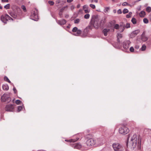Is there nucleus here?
Segmentation results:
<instances>
[{
    "label": "nucleus",
    "mask_w": 151,
    "mask_h": 151,
    "mask_svg": "<svg viewBox=\"0 0 151 151\" xmlns=\"http://www.w3.org/2000/svg\"><path fill=\"white\" fill-rule=\"evenodd\" d=\"M141 139L139 136L136 134H134L132 135L130 134L128 135L127 138V145H128V143L132 146L133 148L136 147L138 149H140L141 147Z\"/></svg>",
    "instance_id": "obj_1"
},
{
    "label": "nucleus",
    "mask_w": 151,
    "mask_h": 151,
    "mask_svg": "<svg viewBox=\"0 0 151 151\" xmlns=\"http://www.w3.org/2000/svg\"><path fill=\"white\" fill-rule=\"evenodd\" d=\"M93 20V25L94 27L97 29L100 27H103L104 25L106 22V19L105 18H103L101 19H99L97 17H94V18L93 19V17H92V18L91 20V22L92 23Z\"/></svg>",
    "instance_id": "obj_2"
},
{
    "label": "nucleus",
    "mask_w": 151,
    "mask_h": 151,
    "mask_svg": "<svg viewBox=\"0 0 151 151\" xmlns=\"http://www.w3.org/2000/svg\"><path fill=\"white\" fill-rule=\"evenodd\" d=\"M11 93H4L1 97V100L2 102H6L9 103L11 100L10 97Z\"/></svg>",
    "instance_id": "obj_3"
},
{
    "label": "nucleus",
    "mask_w": 151,
    "mask_h": 151,
    "mask_svg": "<svg viewBox=\"0 0 151 151\" xmlns=\"http://www.w3.org/2000/svg\"><path fill=\"white\" fill-rule=\"evenodd\" d=\"M122 37V35L120 33H118L117 35V42L113 44L114 47L116 48H119L121 46L122 43L121 39Z\"/></svg>",
    "instance_id": "obj_4"
},
{
    "label": "nucleus",
    "mask_w": 151,
    "mask_h": 151,
    "mask_svg": "<svg viewBox=\"0 0 151 151\" xmlns=\"http://www.w3.org/2000/svg\"><path fill=\"white\" fill-rule=\"evenodd\" d=\"M30 19L35 21H37L39 19L38 10L36 8H35L32 11Z\"/></svg>",
    "instance_id": "obj_5"
},
{
    "label": "nucleus",
    "mask_w": 151,
    "mask_h": 151,
    "mask_svg": "<svg viewBox=\"0 0 151 151\" xmlns=\"http://www.w3.org/2000/svg\"><path fill=\"white\" fill-rule=\"evenodd\" d=\"M73 147L74 148L80 150H87L89 149V147L85 146V144L83 145L80 143H77L73 145Z\"/></svg>",
    "instance_id": "obj_6"
},
{
    "label": "nucleus",
    "mask_w": 151,
    "mask_h": 151,
    "mask_svg": "<svg viewBox=\"0 0 151 151\" xmlns=\"http://www.w3.org/2000/svg\"><path fill=\"white\" fill-rule=\"evenodd\" d=\"M96 140L93 138H90L88 139L86 143H84L85 146L89 147L90 146H93L96 145Z\"/></svg>",
    "instance_id": "obj_7"
},
{
    "label": "nucleus",
    "mask_w": 151,
    "mask_h": 151,
    "mask_svg": "<svg viewBox=\"0 0 151 151\" xmlns=\"http://www.w3.org/2000/svg\"><path fill=\"white\" fill-rule=\"evenodd\" d=\"M115 151H124V148L118 143H114L112 145Z\"/></svg>",
    "instance_id": "obj_8"
},
{
    "label": "nucleus",
    "mask_w": 151,
    "mask_h": 151,
    "mask_svg": "<svg viewBox=\"0 0 151 151\" xmlns=\"http://www.w3.org/2000/svg\"><path fill=\"white\" fill-rule=\"evenodd\" d=\"M129 129L127 127L125 126L122 127L119 129V133L123 134H127L129 132Z\"/></svg>",
    "instance_id": "obj_9"
},
{
    "label": "nucleus",
    "mask_w": 151,
    "mask_h": 151,
    "mask_svg": "<svg viewBox=\"0 0 151 151\" xmlns=\"http://www.w3.org/2000/svg\"><path fill=\"white\" fill-rule=\"evenodd\" d=\"M1 21L4 24H6L9 20H13V19L8 14H6L4 16H1Z\"/></svg>",
    "instance_id": "obj_10"
},
{
    "label": "nucleus",
    "mask_w": 151,
    "mask_h": 151,
    "mask_svg": "<svg viewBox=\"0 0 151 151\" xmlns=\"http://www.w3.org/2000/svg\"><path fill=\"white\" fill-rule=\"evenodd\" d=\"M14 108V105L9 104L6 105L5 110L7 111H13Z\"/></svg>",
    "instance_id": "obj_11"
},
{
    "label": "nucleus",
    "mask_w": 151,
    "mask_h": 151,
    "mask_svg": "<svg viewBox=\"0 0 151 151\" xmlns=\"http://www.w3.org/2000/svg\"><path fill=\"white\" fill-rule=\"evenodd\" d=\"M131 42L129 40H126L123 43V47L126 49H128L130 46Z\"/></svg>",
    "instance_id": "obj_12"
},
{
    "label": "nucleus",
    "mask_w": 151,
    "mask_h": 151,
    "mask_svg": "<svg viewBox=\"0 0 151 151\" xmlns=\"http://www.w3.org/2000/svg\"><path fill=\"white\" fill-rule=\"evenodd\" d=\"M56 21L57 23L60 25L65 24L67 22L66 20L64 19H62L59 20H56Z\"/></svg>",
    "instance_id": "obj_13"
},
{
    "label": "nucleus",
    "mask_w": 151,
    "mask_h": 151,
    "mask_svg": "<svg viewBox=\"0 0 151 151\" xmlns=\"http://www.w3.org/2000/svg\"><path fill=\"white\" fill-rule=\"evenodd\" d=\"M125 24L123 22L120 23L119 24V27H120V31L121 32H123L125 28Z\"/></svg>",
    "instance_id": "obj_14"
},
{
    "label": "nucleus",
    "mask_w": 151,
    "mask_h": 151,
    "mask_svg": "<svg viewBox=\"0 0 151 151\" xmlns=\"http://www.w3.org/2000/svg\"><path fill=\"white\" fill-rule=\"evenodd\" d=\"M96 142L95 146L97 145H101L102 143V139L101 138H98L96 139H95Z\"/></svg>",
    "instance_id": "obj_15"
},
{
    "label": "nucleus",
    "mask_w": 151,
    "mask_h": 151,
    "mask_svg": "<svg viewBox=\"0 0 151 151\" xmlns=\"http://www.w3.org/2000/svg\"><path fill=\"white\" fill-rule=\"evenodd\" d=\"M148 39V38L145 35L144 32L141 35V40L143 42H145Z\"/></svg>",
    "instance_id": "obj_16"
},
{
    "label": "nucleus",
    "mask_w": 151,
    "mask_h": 151,
    "mask_svg": "<svg viewBox=\"0 0 151 151\" xmlns=\"http://www.w3.org/2000/svg\"><path fill=\"white\" fill-rule=\"evenodd\" d=\"M79 137H77L76 139H65V140L66 141L69 142H76L79 139Z\"/></svg>",
    "instance_id": "obj_17"
},
{
    "label": "nucleus",
    "mask_w": 151,
    "mask_h": 151,
    "mask_svg": "<svg viewBox=\"0 0 151 151\" xmlns=\"http://www.w3.org/2000/svg\"><path fill=\"white\" fill-rule=\"evenodd\" d=\"M9 14L12 17L14 18H16L17 17V14L14 12H10Z\"/></svg>",
    "instance_id": "obj_18"
},
{
    "label": "nucleus",
    "mask_w": 151,
    "mask_h": 151,
    "mask_svg": "<svg viewBox=\"0 0 151 151\" xmlns=\"http://www.w3.org/2000/svg\"><path fill=\"white\" fill-rule=\"evenodd\" d=\"M110 31V29H104L103 31V32L105 36H106L107 35V32Z\"/></svg>",
    "instance_id": "obj_19"
},
{
    "label": "nucleus",
    "mask_w": 151,
    "mask_h": 151,
    "mask_svg": "<svg viewBox=\"0 0 151 151\" xmlns=\"http://www.w3.org/2000/svg\"><path fill=\"white\" fill-rule=\"evenodd\" d=\"M2 88L3 90L7 91L9 89V86L7 84H4L2 86Z\"/></svg>",
    "instance_id": "obj_20"
},
{
    "label": "nucleus",
    "mask_w": 151,
    "mask_h": 151,
    "mask_svg": "<svg viewBox=\"0 0 151 151\" xmlns=\"http://www.w3.org/2000/svg\"><path fill=\"white\" fill-rule=\"evenodd\" d=\"M139 32V30L137 29L132 32V35H136L138 34Z\"/></svg>",
    "instance_id": "obj_21"
},
{
    "label": "nucleus",
    "mask_w": 151,
    "mask_h": 151,
    "mask_svg": "<svg viewBox=\"0 0 151 151\" xmlns=\"http://www.w3.org/2000/svg\"><path fill=\"white\" fill-rule=\"evenodd\" d=\"M131 21L134 24H136L137 22V20L134 17H133L132 18Z\"/></svg>",
    "instance_id": "obj_22"
},
{
    "label": "nucleus",
    "mask_w": 151,
    "mask_h": 151,
    "mask_svg": "<svg viewBox=\"0 0 151 151\" xmlns=\"http://www.w3.org/2000/svg\"><path fill=\"white\" fill-rule=\"evenodd\" d=\"M15 103L17 105L19 104H22V106H23V103L22 102L19 100H17L15 101Z\"/></svg>",
    "instance_id": "obj_23"
},
{
    "label": "nucleus",
    "mask_w": 151,
    "mask_h": 151,
    "mask_svg": "<svg viewBox=\"0 0 151 151\" xmlns=\"http://www.w3.org/2000/svg\"><path fill=\"white\" fill-rule=\"evenodd\" d=\"M145 12L144 11H142L139 13V16L141 17H144L145 15Z\"/></svg>",
    "instance_id": "obj_24"
},
{
    "label": "nucleus",
    "mask_w": 151,
    "mask_h": 151,
    "mask_svg": "<svg viewBox=\"0 0 151 151\" xmlns=\"http://www.w3.org/2000/svg\"><path fill=\"white\" fill-rule=\"evenodd\" d=\"M146 47L145 45L144 44L142 45L141 48H140V50L142 51H144L145 50Z\"/></svg>",
    "instance_id": "obj_25"
},
{
    "label": "nucleus",
    "mask_w": 151,
    "mask_h": 151,
    "mask_svg": "<svg viewBox=\"0 0 151 151\" xmlns=\"http://www.w3.org/2000/svg\"><path fill=\"white\" fill-rule=\"evenodd\" d=\"M19 106L18 107V108H17V112H20V111H21L22 110V106Z\"/></svg>",
    "instance_id": "obj_26"
},
{
    "label": "nucleus",
    "mask_w": 151,
    "mask_h": 151,
    "mask_svg": "<svg viewBox=\"0 0 151 151\" xmlns=\"http://www.w3.org/2000/svg\"><path fill=\"white\" fill-rule=\"evenodd\" d=\"M4 80L5 81H6L7 82H8L9 83H11V81L9 80V79H8V78L7 76H5L4 77Z\"/></svg>",
    "instance_id": "obj_27"
},
{
    "label": "nucleus",
    "mask_w": 151,
    "mask_h": 151,
    "mask_svg": "<svg viewBox=\"0 0 151 151\" xmlns=\"http://www.w3.org/2000/svg\"><path fill=\"white\" fill-rule=\"evenodd\" d=\"M132 13L131 12H129L128 14H127L126 17L127 18H129L132 15Z\"/></svg>",
    "instance_id": "obj_28"
},
{
    "label": "nucleus",
    "mask_w": 151,
    "mask_h": 151,
    "mask_svg": "<svg viewBox=\"0 0 151 151\" xmlns=\"http://www.w3.org/2000/svg\"><path fill=\"white\" fill-rule=\"evenodd\" d=\"M10 4H7L6 5H5L4 6V8L6 9H9L10 8Z\"/></svg>",
    "instance_id": "obj_29"
},
{
    "label": "nucleus",
    "mask_w": 151,
    "mask_h": 151,
    "mask_svg": "<svg viewBox=\"0 0 151 151\" xmlns=\"http://www.w3.org/2000/svg\"><path fill=\"white\" fill-rule=\"evenodd\" d=\"M146 11L148 12H150L151 11V7L148 6L146 9Z\"/></svg>",
    "instance_id": "obj_30"
},
{
    "label": "nucleus",
    "mask_w": 151,
    "mask_h": 151,
    "mask_svg": "<svg viewBox=\"0 0 151 151\" xmlns=\"http://www.w3.org/2000/svg\"><path fill=\"white\" fill-rule=\"evenodd\" d=\"M21 8L23 10V11L24 12H27L26 9V8L25 6L24 5H22L21 6Z\"/></svg>",
    "instance_id": "obj_31"
},
{
    "label": "nucleus",
    "mask_w": 151,
    "mask_h": 151,
    "mask_svg": "<svg viewBox=\"0 0 151 151\" xmlns=\"http://www.w3.org/2000/svg\"><path fill=\"white\" fill-rule=\"evenodd\" d=\"M114 28L116 29H119V25L118 24H116L114 26Z\"/></svg>",
    "instance_id": "obj_32"
},
{
    "label": "nucleus",
    "mask_w": 151,
    "mask_h": 151,
    "mask_svg": "<svg viewBox=\"0 0 151 151\" xmlns=\"http://www.w3.org/2000/svg\"><path fill=\"white\" fill-rule=\"evenodd\" d=\"M128 12V10L127 9H124L122 12L124 14L127 13Z\"/></svg>",
    "instance_id": "obj_33"
},
{
    "label": "nucleus",
    "mask_w": 151,
    "mask_h": 151,
    "mask_svg": "<svg viewBox=\"0 0 151 151\" xmlns=\"http://www.w3.org/2000/svg\"><path fill=\"white\" fill-rule=\"evenodd\" d=\"M90 17V15L89 14H87L84 15V17L86 19H88Z\"/></svg>",
    "instance_id": "obj_34"
},
{
    "label": "nucleus",
    "mask_w": 151,
    "mask_h": 151,
    "mask_svg": "<svg viewBox=\"0 0 151 151\" xmlns=\"http://www.w3.org/2000/svg\"><path fill=\"white\" fill-rule=\"evenodd\" d=\"M130 27V24L129 23H127L125 25V28H128Z\"/></svg>",
    "instance_id": "obj_35"
},
{
    "label": "nucleus",
    "mask_w": 151,
    "mask_h": 151,
    "mask_svg": "<svg viewBox=\"0 0 151 151\" xmlns=\"http://www.w3.org/2000/svg\"><path fill=\"white\" fill-rule=\"evenodd\" d=\"M143 22L147 24L148 22V20L146 18L143 19Z\"/></svg>",
    "instance_id": "obj_36"
},
{
    "label": "nucleus",
    "mask_w": 151,
    "mask_h": 151,
    "mask_svg": "<svg viewBox=\"0 0 151 151\" xmlns=\"http://www.w3.org/2000/svg\"><path fill=\"white\" fill-rule=\"evenodd\" d=\"M79 21L80 19H76L74 20V22L75 23L78 24L79 22Z\"/></svg>",
    "instance_id": "obj_37"
},
{
    "label": "nucleus",
    "mask_w": 151,
    "mask_h": 151,
    "mask_svg": "<svg viewBox=\"0 0 151 151\" xmlns=\"http://www.w3.org/2000/svg\"><path fill=\"white\" fill-rule=\"evenodd\" d=\"M48 3L50 5H52L54 4V2L52 1H49Z\"/></svg>",
    "instance_id": "obj_38"
},
{
    "label": "nucleus",
    "mask_w": 151,
    "mask_h": 151,
    "mask_svg": "<svg viewBox=\"0 0 151 151\" xmlns=\"http://www.w3.org/2000/svg\"><path fill=\"white\" fill-rule=\"evenodd\" d=\"M78 30V28L76 27H74L73 29H72V31L73 32H75L77 31Z\"/></svg>",
    "instance_id": "obj_39"
},
{
    "label": "nucleus",
    "mask_w": 151,
    "mask_h": 151,
    "mask_svg": "<svg viewBox=\"0 0 151 151\" xmlns=\"http://www.w3.org/2000/svg\"><path fill=\"white\" fill-rule=\"evenodd\" d=\"M77 32L76 33L79 36L80 35L81 32V30L80 29H78L77 31Z\"/></svg>",
    "instance_id": "obj_40"
},
{
    "label": "nucleus",
    "mask_w": 151,
    "mask_h": 151,
    "mask_svg": "<svg viewBox=\"0 0 151 151\" xmlns=\"http://www.w3.org/2000/svg\"><path fill=\"white\" fill-rule=\"evenodd\" d=\"M109 9V7H106L105 8V9L104 10V11L105 13H106V12H108V10Z\"/></svg>",
    "instance_id": "obj_41"
},
{
    "label": "nucleus",
    "mask_w": 151,
    "mask_h": 151,
    "mask_svg": "<svg viewBox=\"0 0 151 151\" xmlns=\"http://www.w3.org/2000/svg\"><path fill=\"white\" fill-rule=\"evenodd\" d=\"M90 7H91V8H92L93 9H94L95 8V6L94 5L91 4H90Z\"/></svg>",
    "instance_id": "obj_42"
},
{
    "label": "nucleus",
    "mask_w": 151,
    "mask_h": 151,
    "mask_svg": "<svg viewBox=\"0 0 151 151\" xmlns=\"http://www.w3.org/2000/svg\"><path fill=\"white\" fill-rule=\"evenodd\" d=\"M129 50L131 52H133L134 51V49L132 47H131L130 48Z\"/></svg>",
    "instance_id": "obj_43"
},
{
    "label": "nucleus",
    "mask_w": 151,
    "mask_h": 151,
    "mask_svg": "<svg viewBox=\"0 0 151 151\" xmlns=\"http://www.w3.org/2000/svg\"><path fill=\"white\" fill-rule=\"evenodd\" d=\"M88 8V6L87 5H84L83 6V9L84 10L85 9H87Z\"/></svg>",
    "instance_id": "obj_44"
},
{
    "label": "nucleus",
    "mask_w": 151,
    "mask_h": 151,
    "mask_svg": "<svg viewBox=\"0 0 151 151\" xmlns=\"http://www.w3.org/2000/svg\"><path fill=\"white\" fill-rule=\"evenodd\" d=\"M62 14H63V12H61V11H60L59 12V15H60V18L62 17Z\"/></svg>",
    "instance_id": "obj_45"
},
{
    "label": "nucleus",
    "mask_w": 151,
    "mask_h": 151,
    "mask_svg": "<svg viewBox=\"0 0 151 151\" xmlns=\"http://www.w3.org/2000/svg\"><path fill=\"white\" fill-rule=\"evenodd\" d=\"M83 10L84 11L85 13H88L90 12V10H88V9H85Z\"/></svg>",
    "instance_id": "obj_46"
},
{
    "label": "nucleus",
    "mask_w": 151,
    "mask_h": 151,
    "mask_svg": "<svg viewBox=\"0 0 151 151\" xmlns=\"http://www.w3.org/2000/svg\"><path fill=\"white\" fill-rule=\"evenodd\" d=\"M67 6H64L61 9H60V11H61V12H63V11L65 9L66 7Z\"/></svg>",
    "instance_id": "obj_47"
},
{
    "label": "nucleus",
    "mask_w": 151,
    "mask_h": 151,
    "mask_svg": "<svg viewBox=\"0 0 151 151\" xmlns=\"http://www.w3.org/2000/svg\"><path fill=\"white\" fill-rule=\"evenodd\" d=\"M13 90L14 91V93H16L17 92V90L16 89V88L15 87H14L13 88Z\"/></svg>",
    "instance_id": "obj_48"
},
{
    "label": "nucleus",
    "mask_w": 151,
    "mask_h": 151,
    "mask_svg": "<svg viewBox=\"0 0 151 151\" xmlns=\"http://www.w3.org/2000/svg\"><path fill=\"white\" fill-rule=\"evenodd\" d=\"M118 14H121L122 13V12L120 9H119L117 11Z\"/></svg>",
    "instance_id": "obj_49"
},
{
    "label": "nucleus",
    "mask_w": 151,
    "mask_h": 151,
    "mask_svg": "<svg viewBox=\"0 0 151 151\" xmlns=\"http://www.w3.org/2000/svg\"><path fill=\"white\" fill-rule=\"evenodd\" d=\"M127 4H128L127 2H124L122 4V5L123 6H125L127 5Z\"/></svg>",
    "instance_id": "obj_50"
},
{
    "label": "nucleus",
    "mask_w": 151,
    "mask_h": 151,
    "mask_svg": "<svg viewBox=\"0 0 151 151\" xmlns=\"http://www.w3.org/2000/svg\"><path fill=\"white\" fill-rule=\"evenodd\" d=\"M139 48V46L138 45H136L135 47V48L136 49H138Z\"/></svg>",
    "instance_id": "obj_51"
},
{
    "label": "nucleus",
    "mask_w": 151,
    "mask_h": 151,
    "mask_svg": "<svg viewBox=\"0 0 151 151\" xmlns=\"http://www.w3.org/2000/svg\"><path fill=\"white\" fill-rule=\"evenodd\" d=\"M1 1V2L2 3L5 2H8V1Z\"/></svg>",
    "instance_id": "obj_52"
},
{
    "label": "nucleus",
    "mask_w": 151,
    "mask_h": 151,
    "mask_svg": "<svg viewBox=\"0 0 151 151\" xmlns=\"http://www.w3.org/2000/svg\"><path fill=\"white\" fill-rule=\"evenodd\" d=\"M71 26V25L70 24H69L68 26H67L66 27L67 28H69Z\"/></svg>",
    "instance_id": "obj_53"
},
{
    "label": "nucleus",
    "mask_w": 151,
    "mask_h": 151,
    "mask_svg": "<svg viewBox=\"0 0 151 151\" xmlns=\"http://www.w3.org/2000/svg\"><path fill=\"white\" fill-rule=\"evenodd\" d=\"M73 35H75V36H78V35L77 34V33H73Z\"/></svg>",
    "instance_id": "obj_54"
},
{
    "label": "nucleus",
    "mask_w": 151,
    "mask_h": 151,
    "mask_svg": "<svg viewBox=\"0 0 151 151\" xmlns=\"http://www.w3.org/2000/svg\"><path fill=\"white\" fill-rule=\"evenodd\" d=\"M65 17L66 18H68V15L66 14L65 15Z\"/></svg>",
    "instance_id": "obj_55"
},
{
    "label": "nucleus",
    "mask_w": 151,
    "mask_h": 151,
    "mask_svg": "<svg viewBox=\"0 0 151 151\" xmlns=\"http://www.w3.org/2000/svg\"><path fill=\"white\" fill-rule=\"evenodd\" d=\"M80 5L79 4H78L77 5V8H79L80 7Z\"/></svg>",
    "instance_id": "obj_56"
},
{
    "label": "nucleus",
    "mask_w": 151,
    "mask_h": 151,
    "mask_svg": "<svg viewBox=\"0 0 151 151\" xmlns=\"http://www.w3.org/2000/svg\"><path fill=\"white\" fill-rule=\"evenodd\" d=\"M67 1L68 2L70 3L72 1Z\"/></svg>",
    "instance_id": "obj_57"
},
{
    "label": "nucleus",
    "mask_w": 151,
    "mask_h": 151,
    "mask_svg": "<svg viewBox=\"0 0 151 151\" xmlns=\"http://www.w3.org/2000/svg\"><path fill=\"white\" fill-rule=\"evenodd\" d=\"M74 137H75V136H74ZM77 137H77V135H76V136H75V137L76 138V139H76V138H77Z\"/></svg>",
    "instance_id": "obj_58"
},
{
    "label": "nucleus",
    "mask_w": 151,
    "mask_h": 151,
    "mask_svg": "<svg viewBox=\"0 0 151 151\" xmlns=\"http://www.w3.org/2000/svg\"><path fill=\"white\" fill-rule=\"evenodd\" d=\"M57 3L58 4V3H60V1H58L57 2Z\"/></svg>",
    "instance_id": "obj_59"
},
{
    "label": "nucleus",
    "mask_w": 151,
    "mask_h": 151,
    "mask_svg": "<svg viewBox=\"0 0 151 151\" xmlns=\"http://www.w3.org/2000/svg\"><path fill=\"white\" fill-rule=\"evenodd\" d=\"M98 1H94L96 3L98 2Z\"/></svg>",
    "instance_id": "obj_60"
},
{
    "label": "nucleus",
    "mask_w": 151,
    "mask_h": 151,
    "mask_svg": "<svg viewBox=\"0 0 151 151\" xmlns=\"http://www.w3.org/2000/svg\"><path fill=\"white\" fill-rule=\"evenodd\" d=\"M93 0L91 1V2H93Z\"/></svg>",
    "instance_id": "obj_61"
},
{
    "label": "nucleus",
    "mask_w": 151,
    "mask_h": 151,
    "mask_svg": "<svg viewBox=\"0 0 151 151\" xmlns=\"http://www.w3.org/2000/svg\"><path fill=\"white\" fill-rule=\"evenodd\" d=\"M114 12H116V10H114Z\"/></svg>",
    "instance_id": "obj_62"
}]
</instances>
